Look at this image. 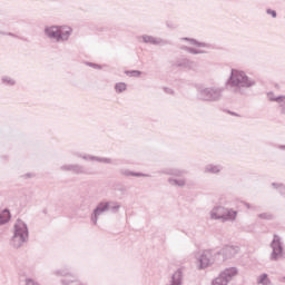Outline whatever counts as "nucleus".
<instances>
[{
	"mask_svg": "<svg viewBox=\"0 0 285 285\" xmlns=\"http://www.w3.org/2000/svg\"><path fill=\"white\" fill-rule=\"evenodd\" d=\"M72 32L70 27H50L47 29L48 37L52 39H67V37Z\"/></svg>",
	"mask_w": 285,
	"mask_h": 285,
	"instance_id": "obj_1",
	"label": "nucleus"
},
{
	"mask_svg": "<svg viewBox=\"0 0 285 285\" xmlns=\"http://www.w3.org/2000/svg\"><path fill=\"white\" fill-rule=\"evenodd\" d=\"M26 239H28V228H26V225L23 224L16 225V233L12 238L13 246L16 247L21 246V244H23Z\"/></svg>",
	"mask_w": 285,
	"mask_h": 285,
	"instance_id": "obj_2",
	"label": "nucleus"
},
{
	"mask_svg": "<svg viewBox=\"0 0 285 285\" xmlns=\"http://www.w3.org/2000/svg\"><path fill=\"white\" fill-rule=\"evenodd\" d=\"M232 86H250L248 83V77L244 75L243 71L233 70L230 77Z\"/></svg>",
	"mask_w": 285,
	"mask_h": 285,
	"instance_id": "obj_3",
	"label": "nucleus"
},
{
	"mask_svg": "<svg viewBox=\"0 0 285 285\" xmlns=\"http://www.w3.org/2000/svg\"><path fill=\"white\" fill-rule=\"evenodd\" d=\"M237 216V213L235 212H228L224 208H218L216 210V216L214 217L215 219H235Z\"/></svg>",
	"mask_w": 285,
	"mask_h": 285,
	"instance_id": "obj_4",
	"label": "nucleus"
},
{
	"mask_svg": "<svg viewBox=\"0 0 285 285\" xmlns=\"http://www.w3.org/2000/svg\"><path fill=\"white\" fill-rule=\"evenodd\" d=\"M235 275H237V269L235 267L227 268L222 273V277L227 279V283L230 278L235 277Z\"/></svg>",
	"mask_w": 285,
	"mask_h": 285,
	"instance_id": "obj_5",
	"label": "nucleus"
},
{
	"mask_svg": "<svg viewBox=\"0 0 285 285\" xmlns=\"http://www.w3.org/2000/svg\"><path fill=\"white\" fill-rule=\"evenodd\" d=\"M209 264H210V253H205L200 257V268H208Z\"/></svg>",
	"mask_w": 285,
	"mask_h": 285,
	"instance_id": "obj_6",
	"label": "nucleus"
},
{
	"mask_svg": "<svg viewBox=\"0 0 285 285\" xmlns=\"http://www.w3.org/2000/svg\"><path fill=\"white\" fill-rule=\"evenodd\" d=\"M7 222H10V212L9 210H4L0 215V224H6Z\"/></svg>",
	"mask_w": 285,
	"mask_h": 285,
	"instance_id": "obj_7",
	"label": "nucleus"
},
{
	"mask_svg": "<svg viewBox=\"0 0 285 285\" xmlns=\"http://www.w3.org/2000/svg\"><path fill=\"white\" fill-rule=\"evenodd\" d=\"M258 284L269 285L271 279H268V275H266V274L261 275L258 278Z\"/></svg>",
	"mask_w": 285,
	"mask_h": 285,
	"instance_id": "obj_8",
	"label": "nucleus"
},
{
	"mask_svg": "<svg viewBox=\"0 0 285 285\" xmlns=\"http://www.w3.org/2000/svg\"><path fill=\"white\" fill-rule=\"evenodd\" d=\"M228 284V279L224 278L220 274L219 277H217L214 282L213 285H226Z\"/></svg>",
	"mask_w": 285,
	"mask_h": 285,
	"instance_id": "obj_9",
	"label": "nucleus"
},
{
	"mask_svg": "<svg viewBox=\"0 0 285 285\" xmlns=\"http://www.w3.org/2000/svg\"><path fill=\"white\" fill-rule=\"evenodd\" d=\"M126 90V83H124V82H118L117 85H116V91H118V92H124Z\"/></svg>",
	"mask_w": 285,
	"mask_h": 285,
	"instance_id": "obj_10",
	"label": "nucleus"
},
{
	"mask_svg": "<svg viewBox=\"0 0 285 285\" xmlns=\"http://www.w3.org/2000/svg\"><path fill=\"white\" fill-rule=\"evenodd\" d=\"M236 253H237V248L235 247L225 248V255H235Z\"/></svg>",
	"mask_w": 285,
	"mask_h": 285,
	"instance_id": "obj_11",
	"label": "nucleus"
},
{
	"mask_svg": "<svg viewBox=\"0 0 285 285\" xmlns=\"http://www.w3.org/2000/svg\"><path fill=\"white\" fill-rule=\"evenodd\" d=\"M267 14H271L274 19H275V17H277V12L275 10H271V9L267 10Z\"/></svg>",
	"mask_w": 285,
	"mask_h": 285,
	"instance_id": "obj_12",
	"label": "nucleus"
},
{
	"mask_svg": "<svg viewBox=\"0 0 285 285\" xmlns=\"http://www.w3.org/2000/svg\"><path fill=\"white\" fill-rule=\"evenodd\" d=\"M276 101H283V104H285V97L277 98Z\"/></svg>",
	"mask_w": 285,
	"mask_h": 285,
	"instance_id": "obj_13",
	"label": "nucleus"
},
{
	"mask_svg": "<svg viewBox=\"0 0 285 285\" xmlns=\"http://www.w3.org/2000/svg\"><path fill=\"white\" fill-rule=\"evenodd\" d=\"M184 184H186L184 180H180L179 183H177L178 186H184Z\"/></svg>",
	"mask_w": 285,
	"mask_h": 285,
	"instance_id": "obj_14",
	"label": "nucleus"
},
{
	"mask_svg": "<svg viewBox=\"0 0 285 285\" xmlns=\"http://www.w3.org/2000/svg\"><path fill=\"white\" fill-rule=\"evenodd\" d=\"M101 210H104V209H101V207H98V208L96 209V214L99 213V212H101Z\"/></svg>",
	"mask_w": 285,
	"mask_h": 285,
	"instance_id": "obj_15",
	"label": "nucleus"
},
{
	"mask_svg": "<svg viewBox=\"0 0 285 285\" xmlns=\"http://www.w3.org/2000/svg\"><path fill=\"white\" fill-rule=\"evenodd\" d=\"M27 285H35V282L29 281V282L27 283Z\"/></svg>",
	"mask_w": 285,
	"mask_h": 285,
	"instance_id": "obj_16",
	"label": "nucleus"
}]
</instances>
